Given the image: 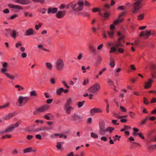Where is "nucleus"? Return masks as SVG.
Returning a JSON list of instances; mask_svg holds the SVG:
<instances>
[{
    "label": "nucleus",
    "mask_w": 156,
    "mask_h": 156,
    "mask_svg": "<svg viewBox=\"0 0 156 156\" xmlns=\"http://www.w3.org/2000/svg\"><path fill=\"white\" fill-rule=\"evenodd\" d=\"M22 45V44L21 43L19 42L16 44V48H18L19 46H21Z\"/></svg>",
    "instance_id": "680f3d73"
},
{
    "label": "nucleus",
    "mask_w": 156,
    "mask_h": 156,
    "mask_svg": "<svg viewBox=\"0 0 156 156\" xmlns=\"http://www.w3.org/2000/svg\"><path fill=\"white\" fill-rule=\"evenodd\" d=\"M21 122V121H18L15 124H12L10 125L5 129L0 131V134H2L4 133H10L13 131L15 127H17L19 126Z\"/></svg>",
    "instance_id": "f257e3e1"
},
{
    "label": "nucleus",
    "mask_w": 156,
    "mask_h": 156,
    "mask_svg": "<svg viewBox=\"0 0 156 156\" xmlns=\"http://www.w3.org/2000/svg\"><path fill=\"white\" fill-rule=\"evenodd\" d=\"M89 48L92 52L94 53L95 52L96 49L93 46L91 45H90L89 46Z\"/></svg>",
    "instance_id": "a18cd8bd"
},
{
    "label": "nucleus",
    "mask_w": 156,
    "mask_h": 156,
    "mask_svg": "<svg viewBox=\"0 0 156 156\" xmlns=\"http://www.w3.org/2000/svg\"><path fill=\"white\" fill-rule=\"evenodd\" d=\"M117 48L116 47H111L110 50L109 51L110 53H112L115 52L117 50Z\"/></svg>",
    "instance_id": "a19ab883"
},
{
    "label": "nucleus",
    "mask_w": 156,
    "mask_h": 156,
    "mask_svg": "<svg viewBox=\"0 0 156 156\" xmlns=\"http://www.w3.org/2000/svg\"><path fill=\"white\" fill-rule=\"evenodd\" d=\"M63 88L62 87L57 89L56 90V94L58 95H61L62 92H63Z\"/></svg>",
    "instance_id": "cd10ccee"
},
{
    "label": "nucleus",
    "mask_w": 156,
    "mask_h": 156,
    "mask_svg": "<svg viewBox=\"0 0 156 156\" xmlns=\"http://www.w3.org/2000/svg\"><path fill=\"white\" fill-rule=\"evenodd\" d=\"M46 68L49 70H51L52 69V64L50 62H47L45 63Z\"/></svg>",
    "instance_id": "393cba45"
},
{
    "label": "nucleus",
    "mask_w": 156,
    "mask_h": 156,
    "mask_svg": "<svg viewBox=\"0 0 156 156\" xmlns=\"http://www.w3.org/2000/svg\"><path fill=\"white\" fill-rule=\"evenodd\" d=\"M144 14L142 13L140 15H139L137 16V19L138 20H142L144 19Z\"/></svg>",
    "instance_id": "2f4dec72"
},
{
    "label": "nucleus",
    "mask_w": 156,
    "mask_h": 156,
    "mask_svg": "<svg viewBox=\"0 0 156 156\" xmlns=\"http://www.w3.org/2000/svg\"><path fill=\"white\" fill-rule=\"evenodd\" d=\"M51 83L52 84H54L55 83V81L54 78H52L50 80Z\"/></svg>",
    "instance_id": "052dcab7"
},
{
    "label": "nucleus",
    "mask_w": 156,
    "mask_h": 156,
    "mask_svg": "<svg viewBox=\"0 0 156 156\" xmlns=\"http://www.w3.org/2000/svg\"><path fill=\"white\" fill-rule=\"evenodd\" d=\"M90 136L93 138L97 139L98 137V134L93 132H91L90 133Z\"/></svg>",
    "instance_id": "e433bc0d"
},
{
    "label": "nucleus",
    "mask_w": 156,
    "mask_h": 156,
    "mask_svg": "<svg viewBox=\"0 0 156 156\" xmlns=\"http://www.w3.org/2000/svg\"><path fill=\"white\" fill-rule=\"evenodd\" d=\"M24 16L27 17H32L33 15L32 13H30L28 12H26L24 13Z\"/></svg>",
    "instance_id": "c756f323"
},
{
    "label": "nucleus",
    "mask_w": 156,
    "mask_h": 156,
    "mask_svg": "<svg viewBox=\"0 0 156 156\" xmlns=\"http://www.w3.org/2000/svg\"><path fill=\"white\" fill-rule=\"evenodd\" d=\"M117 48V49L119 53H123L124 52V50L122 48Z\"/></svg>",
    "instance_id": "6e6d98bb"
},
{
    "label": "nucleus",
    "mask_w": 156,
    "mask_h": 156,
    "mask_svg": "<svg viewBox=\"0 0 156 156\" xmlns=\"http://www.w3.org/2000/svg\"><path fill=\"white\" fill-rule=\"evenodd\" d=\"M36 151L35 149H33V148L31 147H29L26 148L23 150V152L24 153L30 152H35Z\"/></svg>",
    "instance_id": "aec40b11"
},
{
    "label": "nucleus",
    "mask_w": 156,
    "mask_h": 156,
    "mask_svg": "<svg viewBox=\"0 0 156 156\" xmlns=\"http://www.w3.org/2000/svg\"><path fill=\"white\" fill-rule=\"evenodd\" d=\"M63 136V135L62 134H60L58 133H55L53 134L50 135V137L52 138H55L57 136H58L59 138H61Z\"/></svg>",
    "instance_id": "b1692460"
},
{
    "label": "nucleus",
    "mask_w": 156,
    "mask_h": 156,
    "mask_svg": "<svg viewBox=\"0 0 156 156\" xmlns=\"http://www.w3.org/2000/svg\"><path fill=\"white\" fill-rule=\"evenodd\" d=\"M150 31H142L140 34L139 36L140 37H143L145 39L149 37L150 35Z\"/></svg>",
    "instance_id": "9d476101"
},
{
    "label": "nucleus",
    "mask_w": 156,
    "mask_h": 156,
    "mask_svg": "<svg viewBox=\"0 0 156 156\" xmlns=\"http://www.w3.org/2000/svg\"><path fill=\"white\" fill-rule=\"evenodd\" d=\"M58 10V9L56 8H48V14L52 13L53 14L55 13Z\"/></svg>",
    "instance_id": "412c9836"
},
{
    "label": "nucleus",
    "mask_w": 156,
    "mask_h": 156,
    "mask_svg": "<svg viewBox=\"0 0 156 156\" xmlns=\"http://www.w3.org/2000/svg\"><path fill=\"white\" fill-rule=\"evenodd\" d=\"M11 37L14 39H15L17 36V32L16 30H12L11 34Z\"/></svg>",
    "instance_id": "a878e982"
},
{
    "label": "nucleus",
    "mask_w": 156,
    "mask_h": 156,
    "mask_svg": "<svg viewBox=\"0 0 156 156\" xmlns=\"http://www.w3.org/2000/svg\"><path fill=\"white\" fill-rule=\"evenodd\" d=\"M107 34L109 37L111 38H112L114 35V32L113 30H110L108 31Z\"/></svg>",
    "instance_id": "bb28decb"
},
{
    "label": "nucleus",
    "mask_w": 156,
    "mask_h": 156,
    "mask_svg": "<svg viewBox=\"0 0 156 156\" xmlns=\"http://www.w3.org/2000/svg\"><path fill=\"white\" fill-rule=\"evenodd\" d=\"M148 119L147 117H146L145 119H144L143 120H142L140 123V125H143L147 121V120Z\"/></svg>",
    "instance_id": "09e8293b"
},
{
    "label": "nucleus",
    "mask_w": 156,
    "mask_h": 156,
    "mask_svg": "<svg viewBox=\"0 0 156 156\" xmlns=\"http://www.w3.org/2000/svg\"><path fill=\"white\" fill-rule=\"evenodd\" d=\"M62 83L63 85L66 87L68 89L69 88V87L68 85L65 81H62Z\"/></svg>",
    "instance_id": "13d9d810"
},
{
    "label": "nucleus",
    "mask_w": 156,
    "mask_h": 156,
    "mask_svg": "<svg viewBox=\"0 0 156 156\" xmlns=\"http://www.w3.org/2000/svg\"><path fill=\"white\" fill-rule=\"evenodd\" d=\"M125 13H126L125 12H123L121 13L119 15V17H118V18H119V19H122V17L124 16L125 15Z\"/></svg>",
    "instance_id": "603ef678"
},
{
    "label": "nucleus",
    "mask_w": 156,
    "mask_h": 156,
    "mask_svg": "<svg viewBox=\"0 0 156 156\" xmlns=\"http://www.w3.org/2000/svg\"><path fill=\"white\" fill-rule=\"evenodd\" d=\"M7 71L8 70L6 68H2L1 69V73L11 80H14L15 79L16 77L19 76L17 73H16L15 75H12L7 73Z\"/></svg>",
    "instance_id": "7ed1b4c3"
},
{
    "label": "nucleus",
    "mask_w": 156,
    "mask_h": 156,
    "mask_svg": "<svg viewBox=\"0 0 156 156\" xmlns=\"http://www.w3.org/2000/svg\"><path fill=\"white\" fill-rule=\"evenodd\" d=\"M103 44H101L99 45L98 47H97V49L98 50H99L100 49H101L103 47Z\"/></svg>",
    "instance_id": "774afa93"
},
{
    "label": "nucleus",
    "mask_w": 156,
    "mask_h": 156,
    "mask_svg": "<svg viewBox=\"0 0 156 156\" xmlns=\"http://www.w3.org/2000/svg\"><path fill=\"white\" fill-rule=\"evenodd\" d=\"M114 129L112 127H108L106 128V132H109V133H111L112 131L114 130Z\"/></svg>",
    "instance_id": "58836bf2"
},
{
    "label": "nucleus",
    "mask_w": 156,
    "mask_h": 156,
    "mask_svg": "<svg viewBox=\"0 0 156 156\" xmlns=\"http://www.w3.org/2000/svg\"><path fill=\"white\" fill-rule=\"evenodd\" d=\"M47 127L45 126H41L37 128L34 130V131L35 132H39L40 131H45L49 129Z\"/></svg>",
    "instance_id": "4468645a"
},
{
    "label": "nucleus",
    "mask_w": 156,
    "mask_h": 156,
    "mask_svg": "<svg viewBox=\"0 0 156 156\" xmlns=\"http://www.w3.org/2000/svg\"><path fill=\"white\" fill-rule=\"evenodd\" d=\"M151 76L153 78H156V72H153L151 73Z\"/></svg>",
    "instance_id": "bf43d9fd"
},
{
    "label": "nucleus",
    "mask_w": 156,
    "mask_h": 156,
    "mask_svg": "<svg viewBox=\"0 0 156 156\" xmlns=\"http://www.w3.org/2000/svg\"><path fill=\"white\" fill-rule=\"evenodd\" d=\"M120 109L121 110V112H126L127 111L126 109L124 107L120 106L119 107Z\"/></svg>",
    "instance_id": "49530a36"
},
{
    "label": "nucleus",
    "mask_w": 156,
    "mask_h": 156,
    "mask_svg": "<svg viewBox=\"0 0 156 156\" xmlns=\"http://www.w3.org/2000/svg\"><path fill=\"white\" fill-rule=\"evenodd\" d=\"M129 114L130 117L132 118H134L135 116L136 115L134 113L131 111L129 112Z\"/></svg>",
    "instance_id": "3c124183"
},
{
    "label": "nucleus",
    "mask_w": 156,
    "mask_h": 156,
    "mask_svg": "<svg viewBox=\"0 0 156 156\" xmlns=\"http://www.w3.org/2000/svg\"><path fill=\"white\" fill-rule=\"evenodd\" d=\"M64 109L67 114H70L71 111L74 110V108L72 106H64Z\"/></svg>",
    "instance_id": "a211bd4d"
},
{
    "label": "nucleus",
    "mask_w": 156,
    "mask_h": 156,
    "mask_svg": "<svg viewBox=\"0 0 156 156\" xmlns=\"http://www.w3.org/2000/svg\"><path fill=\"white\" fill-rule=\"evenodd\" d=\"M62 142H58L56 145V147L58 149H61L62 148Z\"/></svg>",
    "instance_id": "37998d69"
},
{
    "label": "nucleus",
    "mask_w": 156,
    "mask_h": 156,
    "mask_svg": "<svg viewBox=\"0 0 156 156\" xmlns=\"http://www.w3.org/2000/svg\"><path fill=\"white\" fill-rule=\"evenodd\" d=\"M72 103V99L71 98H68L64 106H71L70 105Z\"/></svg>",
    "instance_id": "c85d7f7f"
},
{
    "label": "nucleus",
    "mask_w": 156,
    "mask_h": 156,
    "mask_svg": "<svg viewBox=\"0 0 156 156\" xmlns=\"http://www.w3.org/2000/svg\"><path fill=\"white\" fill-rule=\"evenodd\" d=\"M35 2H39L41 4H43L45 2V0H32Z\"/></svg>",
    "instance_id": "79ce46f5"
},
{
    "label": "nucleus",
    "mask_w": 156,
    "mask_h": 156,
    "mask_svg": "<svg viewBox=\"0 0 156 156\" xmlns=\"http://www.w3.org/2000/svg\"><path fill=\"white\" fill-rule=\"evenodd\" d=\"M117 120H112V123L114 125H119V123L117 122Z\"/></svg>",
    "instance_id": "de8ad7c7"
},
{
    "label": "nucleus",
    "mask_w": 156,
    "mask_h": 156,
    "mask_svg": "<svg viewBox=\"0 0 156 156\" xmlns=\"http://www.w3.org/2000/svg\"><path fill=\"white\" fill-rule=\"evenodd\" d=\"M99 132L100 134L102 136L105 135L106 132L105 129V123L104 121H102L99 122Z\"/></svg>",
    "instance_id": "0eeeda50"
},
{
    "label": "nucleus",
    "mask_w": 156,
    "mask_h": 156,
    "mask_svg": "<svg viewBox=\"0 0 156 156\" xmlns=\"http://www.w3.org/2000/svg\"><path fill=\"white\" fill-rule=\"evenodd\" d=\"M89 80L88 78H85L83 80L82 84L84 86H86L89 83Z\"/></svg>",
    "instance_id": "473e14b6"
},
{
    "label": "nucleus",
    "mask_w": 156,
    "mask_h": 156,
    "mask_svg": "<svg viewBox=\"0 0 156 156\" xmlns=\"http://www.w3.org/2000/svg\"><path fill=\"white\" fill-rule=\"evenodd\" d=\"M65 13L66 11H59L56 14V17L58 19L62 18L65 16Z\"/></svg>",
    "instance_id": "f3484780"
},
{
    "label": "nucleus",
    "mask_w": 156,
    "mask_h": 156,
    "mask_svg": "<svg viewBox=\"0 0 156 156\" xmlns=\"http://www.w3.org/2000/svg\"><path fill=\"white\" fill-rule=\"evenodd\" d=\"M108 83L110 86H114L113 82L110 80H109L107 82Z\"/></svg>",
    "instance_id": "338daca9"
},
{
    "label": "nucleus",
    "mask_w": 156,
    "mask_h": 156,
    "mask_svg": "<svg viewBox=\"0 0 156 156\" xmlns=\"http://www.w3.org/2000/svg\"><path fill=\"white\" fill-rule=\"evenodd\" d=\"M122 38V37L118 38V41L115 42V46L116 48H118L119 47H122L124 46L123 42L121 41Z\"/></svg>",
    "instance_id": "ddd939ff"
},
{
    "label": "nucleus",
    "mask_w": 156,
    "mask_h": 156,
    "mask_svg": "<svg viewBox=\"0 0 156 156\" xmlns=\"http://www.w3.org/2000/svg\"><path fill=\"white\" fill-rule=\"evenodd\" d=\"M138 135L143 139H144V138L142 133H137Z\"/></svg>",
    "instance_id": "4d7b16f0"
},
{
    "label": "nucleus",
    "mask_w": 156,
    "mask_h": 156,
    "mask_svg": "<svg viewBox=\"0 0 156 156\" xmlns=\"http://www.w3.org/2000/svg\"><path fill=\"white\" fill-rule=\"evenodd\" d=\"M29 99V98L28 97L20 96L18 100L19 106H23L25 105Z\"/></svg>",
    "instance_id": "423d86ee"
},
{
    "label": "nucleus",
    "mask_w": 156,
    "mask_h": 156,
    "mask_svg": "<svg viewBox=\"0 0 156 156\" xmlns=\"http://www.w3.org/2000/svg\"><path fill=\"white\" fill-rule=\"evenodd\" d=\"M102 112V111L101 109L99 108H94L91 109L90 114L91 116H93L96 113H101Z\"/></svg>",
    "instance_id": "f8f14e48"
},
{
    "label": "nucleus",
    "mask_w": 156,
    "mask_h": 156,
    "mask_svg": "<svg viewBox=\"0 0 156 156\" xmlns=\"http://www.w3.org/2000/svg\"><path fill=\"white\" fill-rule=\"evenodd\" d=\"M114 116L116 118H117L119 119H121V116L119 115L117 113H115L114 114Z\"/></svg>",
    "instance_id": "69168bd1"
},
{
    "label": "nucleus",
    "mask_w": 156,
    "mask_h": 156,
    "mask_svg": "<svg viewBox=\"0 0 156 156\" xmlns=\"http://www.w3.org/2000/svg\"><path fill=\"white\" fill-rule=\"evenodd\" d=\"M38 11L42 13V14H44L46 13V9L45 8H42L39 9Z\"/></svg>",
    "instance_id": "c03bdc74"
},
{
    "label": "nucleus",
    "mask_w": 156,
    "mask_h": 156,
    "mask_svg": "<svg viewBox=\"0 0 156 156\" xmlns=\"http://www.w3.org/2000/svg\"><path fill=\"white\" fill-rule=\"evenodd\" d=\"M153 81L152 79H149L147 82H145L144 87V88L147 89L151 87Z\"/></svg>",
    "instance_id": "2eb2a0df"
},
{
    "label": "nucleus",
    "mask_w": 156,
    "mask_h": 156,
    "mask_svg": "<svg viewBox=\"0 0 156 156\" xmlns=\"http://www.w3.org/2000/svg\"><path fill=\"white\" fill-rule=\"evenodd\" d=\"M10 104V103L8 102L3 105L0 106V109H3L8 108Z\"/></svg>",
    "instance_id": "5701e85b"
},
{
    "label": "nucleus",
    "mask_w": 156,
    "mask_h": 156,
    "mask_svg": "<svg viewBox=\"0 0 156 156\" xmlns=\"http://www.w3.org/2000/svg\"><path fill=\"white\" fill-rule=\"evenodd\" d=\"M27 55L26 53L23 52V53L21 55V57L23 58H26L27 57Z\"/></svg>",
    "instance_id": "e2e57ef3"
},
{
    "label": "nucleus",
    "mask_w": 156,
    "mask_h": 156,
    "mask_svg": "<svg viewBox=\"0 0 156 156\" xmlns=\"http://www.w3.org/2000/svg\"><path fill=\"white\" fill-rule=\"evenodd\" d=\"M83 57V55L82 53H80L78 55L77 58L79 60H81Z\"/></svg>",
    "instance_id": "864d4df0"
},
{
    "label": "nucleus",
    "mask_w": 156,
    "mask_h": 156,
    "mask_svg": "<svg viewBox=\"0 0 156 156\" xmlns=\"http://www.w3.org/2000/svg\"><path fill=\"white\" fill-rule=\"evenodd\" d=\"M156 102V98H153L151 101V103H154Z\"/></svg>",
    "instance_id": "0e129e2a"
},
{
    "label": "nucleus",
    "mask_w": 156,
    "mask_h": 156,
    "mask_svg": "<svg viewBox=\"0 0 156 156\" xmlns=\"http://www.w3.org/2000/svg\"><path fill=\"white\" fill-rule=\"evenodd\" d=\"M30 94L31 97H37V94L35 90L31 91Z\"/></svg>",
    "instance_id": "7c9ffc66"
},
{
    "label": "nucleus",
    "mask_w": 156,
    "mask_h": 156,
    "mask_svg": "<svg viewBox=\"0 0 156 156\" xmlns=\"http://www.w3.org/2000/svg\"><path fill=\"white\" fill-rule=\"evenodd\" d=\"M50 108V106L48 105H45L41 107L38 108L36 111L39 112H43L48 109Z\"/></svg>",
    "instance_id": "1a4fd4ad"
},
{
    "label": "nucleus",
    "mask_w": 156,
    "mask_h": 156,
    "mask_svg": "<svg viewBox=\"0 0 156 156\" xmlns=\"http://www.w3.org/2000/svg\"><path fill=\"white\" fill-rule=\"evenodd\" d=\"M85 101H79L78 102V106L79 108H80L84 105L85 103Z\"/></svg>",
    "instance_id": "ea45409f"
},
{
    "label": "nucleus",
    "mask_w": 156,
    "mask_h": 156,
    "mask_svg": "<svg viewBox=\"0 0 156 156\" xmlns=\"http://www.w3.org/2000/svg\"><path fill=\"white\" fill-rule=\"evenodd\" d=\"M15 87L16 88H18V90L19 91H20L21 90H24V88L21 86L20 85H17L15 86Z\"/></svg>",
    "instance_id": "4c0bfd02"
},
{
    "label": "nucleus",
    "mask_w": 156,
    "mask_h": 156,
    "mask_svg": "<svg viewBox=\"0 0 156 156\" xmlns=\"http://www.w3.org/2000/svg\"><path fill=\"white\" fill-rule=\"evenodd\" d=\"M84 2L83 1H79L76 4H73L71 5V8L74 10L78 12L82 10L83 7Z\"/></svg>",
    "instance_id": "20e7f679"
},
{
    "label": "nucleus",
    "mask_w": 156,
    "mask_h": 156,
    "mask_svg": "<svg viewBox=\"0 0 156 156\" xmlns=\"http://www.w3.org/2000/svg\"><path fill=\"white\" fill-rule=\"evenodd\" d=\"M79 15H81L83 16H85L87 17H89L90 15L89 13L86 12H80L79 13Z\"/></svg>",
    "instance_id": "f704fd0d"
},
{
    "label": "nucleus",
    "mask_w": 156,
    "mask_h": 156,
    "mask_svg": "<svg viewBox=\"0 0 156 156\" xmlns=\"http://www.w3.org/2000/svg\"><path fill=\"white\" fill-rule=\"evenodd\" d=\"M100 85L98 83H96L92 85L87 90L90 93L94 94L98 92L100 89Z\"/></svg>",
    "instance_id": "39448f33"
},
{
    "label": "nucleus",
    "mask_w": 156,
    "mask_h": 156,
    "mask_svg": "<svg viewBox=\"0 0 156 156\" xmlns=\"http://www.w3.org/2000/svg\"><path fill=\"white\" fill-rule=\"evenodd\" d=\"M13 1L16 3L23 5H27L30 3L29 0H13Z\"/></svg>",
    "instance_id": "9b49d317"
},
{
    "label": "nucleus",
    "mask_w": 156,
    "mask_h": 156,
    "mask_svg": "<svg viewBox=\"0 0 156 156\" xmlns=\"http://www.w3.org/2000/svg\"><path fill=\"white\" fill-rule=\"evenodd\" d=\"M123 19H119L118 18V19L116 20H115V21L114 22V23L115 25H117L118 24L122 22L123 21Z\"/></svg>",
    "instance_id": "c9c22d12"
},
{
    "label": "nucleus",
    "mask_w": 156,
    "mask_h": 156,
    "mask_svg": "<svg viewBox=\"0 0 156 156\" xmlns=\"http://www.w3.org/2000/svg\"><path fill=\"white\" fill-rule=\"evenodd\" d=\"M15 115V112L10 113L6 115L3 117V119L5 120H8L11 119Z\"/></svg>",
    "instance_id": "6ab92c4d"
},
{
    "label": "nucleus",
    "mask_w": 156,
    "mask_h": 156,
    "mask_svg": "<svg viewBox=\"0 0 156 156\" xmlns=\"http://www.w3.org/2000/svg\"><path fill=\"white\" fill-rule=\"evenodd\" d=\"M144 103L146 105H147L149 104V102L147 99L146 97L144 98Z\"/></svg>",
    "instance_id": "8fccbe9b"
},
{
    "label": "nucleus",
    "mask_w": 156,
    "mask_h": 156,
    "mask_svg": "<svg viewBox=\"0 0 156 156\" xmlns=\"http://www.w3.org/2000/svg\"><path fill=\"white\" fill-rule=\"evenodd\" d=\"M34 34V30L32 28H30L26 30L25 34L26 36H29L33 35Z\"/></svg>",
    "instance_id": "dca6fc26"
},
{
    "label": "nucleus",
    "mask_w": 156,
    "mask_h": 156,
    "mask_svg": "<svg viewBox=\"0 0 156 156\" xmlns=\"http://www.w3.org/2000/svg\"><path fill=\"white\" fill-rule=\"evenodd\" d=\"M149 148L151 150H154L156 149V144L150 146Z\"/></svg>",
    "instance_id": "5fc2aeb1"
},
{
    "label": "nucleus",
    "mask_w": 156,
    "mask_h": 156,
    "mask_svg": "<svg viewBox=\"0 0 156 156\" xmlns=\"http://www.w3.org/2000/svg\"><path fill=\"white\" fill-rule=\"evenodd\" d=\"M109 65L112 68L114 67L115 65L114 60L112 58L110 59V62L109 63Z\"/></svg>",
    "instance_id": "72a5a7b5"
},
{
    "label": "nucleus",
    "mask_w": 156,
    "mask_h": 156,
    "mask_svg": "<svg viewBox=\"0 0 156 156\" xmlns=\"http://www.w3.org/2000/svg\"><path fill=\"white\" fill-rule=\"evenodd\" d=\"M55 66L57 71H61L63 70L65 66V63L63 60L61 58L58 59L55 62Z\"/></svg>",
    "instance_id": "f03ea898"
},
{
    "label": "nucleus",
    "mask_w": 156,
    "mask_h": 156,
    "mask_svg": "<svg viewBox=\"0 0 156 156\" xmlns=\"http://www.w3.org/2000/svg\"><path fill=\"white\" fill-rule=\"evenodd\" d=\"M8 6L10 8L12 9L15 10V12H18L20 10H23V7L19 5H14L11 4H9Z\"/></svg>",
    "instance_id": "6e6552de"
},
{
    "label": "nucleus",
    "mask_w": 156,
    "mask_h": 156,
    "mask_svg": "<svg viewBox=\"0 0 156 156\" xmlns=\"http://www.w3.org/2000/svg\"><path fill=\"white\" fill-rule=\"evenodd\" d=\"M80 116L76 114L75 113L73 115L72 120L73 121H76L80 120Z\"/></svg>",
    "instance_id": "4be33fe9"
}]
</instances>
